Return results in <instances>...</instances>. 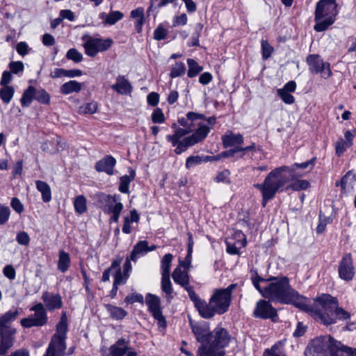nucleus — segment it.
Here are the masks:
<instances>
[{
	"instance_id": "obj_53",
	"label": "nucleus",
	"mask_w": 356,
	"mask_h": 356,
	"mask_svg": "<svg viewBox=\"0 0 356 356\" xmlns=\"http://www.w3.org/2000/svg\"><path fill=\"white\" fill-rule=\"evenodd\" d=\"M152 120L154 123H163L165 121V117L162 110L159 108H156L152 114Z\"/></svg>"
},
{
	"instance_id": "obj_23",
	"label": "nucleus",
	"mask_w": 356,
	"mask_h": 356,
	"mask_svg": "<svg viewBox=\"0 0 356 356\" xmlns=\"http://www.w3.org/2000/svg\"><path fill=\"white\" fill-rule=\"evenodd\" d=\"M111 88L120 95H130L133 90V87L128 79L124 76L119 75L116 78V82L111 86Z\"/></svg>"
},
{
	"instance_id": "obj_14",
	"label": "nucleus",
	"mask_w": 356,
	"mask_h": 356,
	"mask_svg": "<svg viewBox=\"0 0 356 356\" xmlns=\"http://www.w3.org/2000/svg\"><path fill=\"white\" fill-rule=\"evenodd\" d=\"M172 277L176 284L184 288L188 292L190 299L193 302L197 294L195 292L193 287L189 284L188 270L181 268V266H177L174 270Z\"/></svg>"
},
{
	"instance_id": "obj_9",
	"label": "nucleus",
	"mask_w": 356,
	"mask_h": 356,
	"mask_svg": "<svg viewBox=\"0 0 356 356\" xmlns=\"http://www.w3.org/2000/svg\"><path fill=\"white\" fill-rule=\"evenodd\" d=\"M209 133V128L205 124H198V128L192 135L184 138L181 140H178L175 152L180 154L185 152L189 147L204 140Z\"/></svg>"
},
{
	"instance_id": "obj_51",
	"label": "nucleus",
	"mask_w": 356,
	"mask_h": 356,
	"mask_svg": "<svg viewBox=\"0 0 356 356\" xmlns=\"http://www.w3.org/2000/svg\"><path fill=\"white\" fill-rule=\"evenodd\" d=\"M10 209L8 207L0 204V225L5 224L9 219Z\"/></svg>"
},
{
	"instance_id": "obj_52",
	"label": "nucleus",
	"mask_w": 356,
	"mask_h": 356,
	"mask_svg": "<svg viewBox=\"0 0 356 356\" xmlns=\"http://www.w3.org/2000/svg\"><path fill=\"white\" fill-rule=\"evenodd\" d=\"M168 31L161 25L157 26L154 31V38L156 40H161L166 38Z\"/></svg>"
},
{
	"instance_id": "obj_42",
	"label": "nucleus",
	"mask_w": 356,
	"mask_h": 356,
	"mask_svg": "<svg viewBox=\"0 0 356 356\" xmlns=\"http://www.w3.org/2000/svg\"><path fill=\"white\" fill-rule=\"evenodd\" d=\"M186 72V67L184 63L181 62H177L172 66L170 76L174 79L184 74Z\"/></svg>"
},
{
	"instance_id": "obj_11",
	"label": "nucleus",
	"mask_w": 356,
	"mask_h": 356,
	"mask_svg": "<svg viewBox=\"0 0 356 356\" xmlns=\"http://www.w3.org/2000/svg\"><path fill=\"white\" fill-rule=\"evenodd\" d=\"M230 339L231 336L227 330L218 326L209 334L207 341L204 345L208 346L212 350H224L229 345Z\"/></svg>"
},
{
	"instance_id": "obj_27",
	"label": "nucleus",
	"mask_w": 356,
	"mask_h": 356,
	"mask_svg": "<svg viewBox=\"0 0 356 356\" xmlns=\"http://www.w3.org/2000/svg\"><path fill=\"white\" fill-rule=\"evenodd\" d=\"M124 17V14L118 10H112L109 13H102L99 18L108 25H113Z\"/></svg>"
},
{
	"instance_id": "obj_20",
	"label": "nucleus",
	"mask_w": 356,
	"mask_h": 356,
	"mask_svg": "<svg viewBox=\"0 0 356 356\" xmlns=\"http://www.w3.org/2000/svg\"><path fill=\"white\" fill-rule=\"evenodd\" d=\"M156 248L155 245L149 246L147 241H140L134 246L130 254V259L136 261L139 257L144 256L149 252L155 250Z\"/></svg>"
},
{
	"instance_id": "obj_3",
	"label": "nucleus",
	"mask_w": 356,
	"mask_h": 356,
	"mask_svg": "<svg viewBox=\"0 0 356 356\" xmlns=\"http://www.w3.org/2000/svg\"><path fill=\"white\" fill-rule=\"evenodd\" d=\"M236 287V284H232L225 289L215 290L208 303L201 299L198 295L193 302L202 318H211L216 314L221 315L228 311L232 301V291Z\"/></svg>"
},
{
	"instance_id": "obj_6",
	"label": "nucleus",
	"mask_w": 356,
	"mask_h": 356,
	"mask_svg": "<svg viewBox=\"0 0 356 356\" xmlns=\"http://www.w3.org/2000/svg\"><path fill=\"white\" fill-rule=\"evenodd\" d=\"M95 198L103 212L106 214H111L110 222H118L124 208L120 196L99 193L95 195Z\"/></svg>"
},
{
	"instance_id": "obj_50",
	"label": "nucleus",
	"mask_w": 356,
	"mask_h": 356,
	"mask_svg": "<svg viewBox=\"0 0 356 356\" xmlns=\"http://www.w3.org/2000/svg\"><path fill=\"white\" fill-rule=\"evenodd\" d=\"M262 57L264 60H267L271 56L273 48L269 44L267 40H261Z\"/></svg>"
},
{
	"instance_id": "obj_21",
	"label": "nucleus",
	"mask_w": 356,
	"mask_h": 356,
	"mask_svg": "<svg viewBox=\"0 0 356 356\" xmlns=\"http://www.w3.org/2000/svg\"><path fill=\"white\" fill-rule=\"evenodd\" d=\"M66 336L55 334L49 344L47 353L44 356H55L56 351H63L65 349Z\"/></svg>"
},
{
	"instance_id": "obj_17",
	"label": "nucleus",
	"mask_w": 356,
	"mask_h": 356,
	"mask_svg": "<svg viewBox=\"0 0 356 356\" xmlns=\"http://www.w3.org/2000/svg\"><path fill=\"white\" fill-rule=\"evenodd\" d=\"M338 273L339 277L343 280H353L355 275V269L350 254H346L343 256L339 264Z\"/></svg>"
},
{
	"instance_id": "obj_38",
	"label": "nucleus",
	"mask_w": 356,
	"mask_h": 356,
	"mask_svg": "<svg viewBox=\"0 0 356 356\" xmlns=\"http://www.w3.org/2000/svg\"><path fill=\"white\" fill-rule=\"evenodd\" d=\"M252 273V282L254 286L257 289V290L261 293L263 296V291H264V286L261 287L260 286V282L262 283H268L269 279H264L261 277L259 276L256 270H251Z\"/></svg>"
},
{
	"instance_id": "obj_57",
	"label": "nucleus",
	"mask_w": 356,
	"mask_h": 356,
	"mask_svg": "<svg viewBox=\"0 0 356 356\" xmlns=\"http://www.w3.org/2000/svg\"><path fill=\"white\" fill-rule=\"evenodd\" d=\"M347 147H348L346 145V142L342 138H340L335 143L336 154L340 156L343 154Z\"/></svg>"
},
{
	"instance_id": "obj_56",
	"label": "nucleus",
	"mask_w": 356,
	"mask_h": 356,
	"mask_svg": "<svg viewBox=\"0 0 356 356\" xmlns=\"http://www.w3.org/2000/svg\"><path fill=\"white\" fill-rule=\"evenodd\" d=\"M16 241L20 245H27L29 244L30 237L26 232H20L16 236Z\"/></svg>"
},
{
	"instance_id": "obj_19",
	"label": "nucleus",
	"mask_w": 356,
	"mask_h": 356,
	"mask_svg": "<svg viewBox=\"0 0 356 356\" xmlns=\"http://www.w3.org/2000/svg\"><path fill=\"white\" fill-rule=\"evenodd\" d=\"M190 325L196 340L200 343V345L207 343L209 334L211 333L209 324L204 321L195 323L190 320Z\"/></svg>"
},
{
	"instance_id": "obj_46",
	"label": "nucleus",
	"mask_w": 356,
	"mask_h": 356,
	"mask_svg": "<svg viewBox=\"0 0 356 356\" xmlns=\"http://www.w3.org/2000/svg\"><path fill=\"white\" fill-rule=\"evenodd\" d=\"M66 58L68 60H71L74 63H80L83 60V55L77 49L74 48L70 49L67 54Z\"/></svg>"
},
{
	"instance_id": "obj_34",
	"label": "nucleus",
	"mask_w": 356,
	"mask_h": 356,
	"mask_svg": "<svg viewBox=\"0 0 356 356\" xmlns=\"http://www.w3.org/2000/svg\"><path fill=\"white\" fill-rule=\"evenodd\" d=\"M70 265V254L64 250L59 252V258L58 261V269L62 273L67 270Z\"/></svg>"
},
{
	"instance_id": "obj_13",
	"label": "nucleus",
	"mask_w": 356,
	"mask_h": 356,
	"mask_svg": "<svg viewBox=\"0 0 356 356\" xmlns=\"http://www.w3.org/2000/svg\"><path fill=\"white\" fill-rule=\"evenodd\" d=\"M309 70L314 74H321V76L327 79L331 76L330 64L325 63L320 56L316 54L309 55L307 58Z\"/></svg>"
},
{
	"instance_id": "obj_54",
	"label": "nucleus",
	"mask_w": 356,
	"mask_h": 356,
	"mask_svg": "<svg viewBox=\"0 0 356 356\" xmlns=\"http://www.w3.org/2000/svg\"><path fill=\"white\" fill-rule=\"evenodd\" d=\"M129 277V275H124V274L122 273L120 269H118L117 271H115L114 275V284L115 285H120L121 284H124L127 281V280Z\"/></svg>"
},
{
	"instance_id": "obj_26",
	"label": "nucleus",
	"mask_w": 356,
	"mask_h": 356,
	"mask_svg": "<svg viewBox=\"0 0 356 356\" xmlns=\"http://www.w3.org/2000/svg\"><path fill=\"white\" fill-rule=\"evenodd\" d=\"M130 17L134 20V25L138 33H140L143 26L145 22V10L143 8L138 7L132 10L130 13Z\"/></svg>"
},
{
	"instance_id": "obj_43",
	"label": "nucleus",
	"mask_w": 356,
	"mask_h": 356,
	"mask_svg": "<svg viewBox=\"0 0 356 356\" xmlns=\"http://www.w3.org/2000/svg\"><path fill=\"white\" fill-rule=\"evenodd\" d=\"M309 186V183L306 180H296L291 184L287 186L286 188L284 186L282 188V191L280 190L279 191H283L284 190L291 189L293 191H300L305 190Z\"/></svg>"
},
{
	"instance_id": "obj_33",
	"label": "nucleus",
	"mask_w": 356,
	"mask_h": 356,
	"mask_svg": "<svg viewBox=\"0 0 356 356\" xmlns=\"http://www.w3.org/2000/svg\"><path fill=\"white\" fill-rule=\"evenodd\" d=\"M106 309L107 312L109 313L110 316L115 320H122L123 319L127 314V312L122 308L111 305H106Z\"/></svg>"
},
{
	"instance_id": "obj_22",
	"label": "nucleus",
	"mask_w": 356,
	"mask_h": 356,
	"mask_svg": "<svg viewBox=\"0 0 356 356\" xmlns=\"http://www.w3.org/2000/svg\"><path fill=\"white\" fill-rule=\"evenodd\" d=\"M42 299L49 311H53L62 307V298L59 294H51L48 291L42 293Z\"/></svg>"
},
{
	"instance_id": "obj_47",
	"label": "nucleus",
	"mask_w": 356,
	"mask_h": 356,
	"mask_svg": "<svg viewBox=\"0 0 356 356\" xmlns=\"http://www.w3.org/2000/svg\"><path fill=\"white\" fill-rule=\"evenodd\" d=\"M229 175L230 172L228 170H223L222 171L217 173L216 176L213 178V180L216 183L228 184L230 182Z\"/></svg>"
},
{
	"instance_id": "obj_37",
	"label": "nucleus",
	"mask_w": 356,
	"mask_h": 356,
	"mask_svg": "<svg viewBox=\"0 0 356 356\" xmlns=\"http://www.w3.org/2000/svg\"><path fill=\"white\" fill-rule=\"evenodd\" d=\"M187 64L188 66L187 75L190 78L196 76L203 70L202 67H201L194 59L188 58Z\"/></svg>"
},
{
	"instance_id": "obj_58",
	"label": "nucleus",
	"mask_w": 356,
	"mask_h": 356,
	"mask_svg": "<svg viewBox=\"0 0 356 356\" xmlns=\"http://www.w3.org/2000/svg\"><path fill=\"white\" fill-rule=\"evenodd\" d=\"M3 273L9 280H14L16 277V271L11 265H6L3 270Z\"/></svg>"
},
{
	"instance_id": "obj_18",
	"label": "nucleus",
	"mask_w": 356,
	"mask_h": 356,
	"mask_svg": "<svg viewBox=\"0 0 356 356\" xmlns=\"http://www.w3.org/2000/svg\"><path fill=\"white\" fill-rule=\"evenodd\" d=\"M253 314L257 318L263 319L272 318L277 317V312L273 307L271 304L265 300H259L256 303Z\"/></svg>"
},
{
	"instance_id": "obj_39",
	"label": "nucleus",
	"mask_w": 356,
	"mask_h": 356,
	"mask_svg": "<svg viewBox=\"0 0 356 356\" xmlns=\"http://www.w3.org/2000/svg\"><path fill=\"white\" fill-rule=\"evenodd\" d=\"M15 89L13 86H3L0 89V98L5 104H8L13 97Z\"/></svg>"
},
{
	"instance_id": "obj_45",
	"label": "nucleus",
	"mask_w": 356,
	"mask_h": 356,
	"mask_svg": "<svg viewBox=\"0 0 356 356\" xmlns=\"http://www.w3.org/2000/svg\"><path fill=\"white\" fill-rule=\"evenodd\" d=\"M35 99L43 104H49L50 96L44 89H36Z\"/></svg>"
},
{
	"instance_id": "obj_36",
	"label": "nucleus",
	"mask_w": 356,
	"mask_h": 356,
	"mask_svg": "<svg viewBox=\"0 0 356 356\" xmlns=\"http://www.w3.org/2000/svg\"><path fill=\"white\" fill-rule=\"evenodd\" d=\"M173 256L170 253L165 254L161 261V275L168 276L170 272V266Z\"/></svg>"
},
{
	"instance_id": "obj_31",
	"label": "nucleus",
	"mask_w": 356,
	"mask_h": 356,
	"mask_svg": "<svg viewBox=\"0 0 356 356\" xmlns=\"http://www.w3.org/2000/svg\"><path fill=\"white\" fill-rule=\"evenodd\" d=\"M81 88L82 83L73 80L63 84L60 87V92L64 95H68L72 92H79Z\"/></svg>"
},
{
	"instance_id": "obj_49",
	"label": "nucleus",
	"mask_w": 356,
	"mask_h": 356,
	"mask_svg": "<svg viewBox=\"0 0 356 356\" xmlns=\"http://www.w3.org/2000/svg\"><path fill=\"white\" fill-rule=\"evenodd\" d=\"M277 95L280 99L286 104H292L295 102L294 97L291 95V92L284 91V90L278 89L277 90Z\"/></svg>"
},
{
	"instance_id": "obj_12",
	"label": "nucleus",
	"mask_w": 356,
	"mask_h": 356,
	"mask_svg": "<svg viewBox=\"0 0 356 356\" xmlns=\"http://www.w3.org/2000/svg\"><path fill=\"white\" fill-rule=\"evenodd\" d=\"M82 40L85 41V52L90 57H95L98 52L106 51L113 42L110 38L102 39L86 35L83 36Z\"/></svg>"
},
{
	"instance_id": "obj_64",
	"label": "nucleus",
	"mask_w": 356,
	"mask_h": 356,
	"mask_svg": "<svg viewBox=\"0 0 356 356\" xmlns=\"http://www.w3.org/2000/svg\"><path fill=\"white\" fill-rule=\"evenodd\" d=\"M147 102L152 106H155L159 101V95L158 93L152 92L147 95Z\"/></svg>"
},
{
	"instance_id": "obj_5",
	"label": "nucleus",
	"mask_w": 356,
	"mask_h": 356,
	"mask_svg": "<svg viewBox=\"0 0 356 356\" xmlns=\"http://www.w3.org/2000/svg\"><path fill=\"white\" fill-rule=\"evenodd\" d=\"M17 309L10 310L0 316V355H4L14 345L15 328L7 324L14 321L18 316Z\"/></svg>"
},
{
	"instance_id": "obj_63",
	"label": "nucleus",
	"mask_w": 356,
	"mask_h": 356,
	"mask_svg": "<svg viewBox=\"0 0 356 356\" xmlns=\"http://www.w3.org/2000/svg\"><path fill=\"white\" fill-rule=\"evenodd\" d=\"M187 16L186 14H181L179 16H175L173 18V26H180V25H185L187 23Z\"/></svg>"
},
{
	"instance_id": "obj_59",
	"label": "nucleus",
	"mask_w": 356,
	"mask_h": 356,
	"mask_svg": "<svg viewBox=\"0 0 356 356\" xmlns=\"http://www.w3.org/2000/svg\"><path fill=\"white\" fill-rule=\"evenodd\" d=\"M354 181H355V175L349 171L342 177L341 180V185L343 188H345L349 183L350 184Z\"/></svg>"
},
{
	"instance_id": "obj_61",
	"label": "nucleus",
	"mask_w": 356,
	"mask_h": 356,
	"mask_svg": "<svg viewBox=\"0 0 356 356\" xmlns=\"http://www.w3.org/2000/svg\"><path fill=\"white\" fill-rule=\"evenodd\" d=\"M10 205L12 208L18 213H21L24 211L23 204L17 197H13L11 200Z\"/></svg>"
},
{
	"instance_id": "obj_40",
	"label": "nucleus",
	"mask_w": 356,
	"mask_h": 356,
	"mask_svg": "<svg viewBox=\"0 0 356 356\" xmlns=\"http://www.w3.org/2000/svg\"><path fill=\"white\" fill-rule=\"evenodd\" d=\"M74 210L79 214L83 213L87 210L86 199L83 195L77 196L74 202Z\"/></svg>"
},
{
	"instance_id": "obj_8",
	"label": "nucleus",
	"mask_w": 356,
	"mask_h": 356,
	"mask_svg": "<svg viewBox=\"0 0 356 356\" xmlns=\"http://www.w3.org/2000/svg\"><path fill=\"white\" fill-rule=\"evenodd\" d=\"M337 341L329 335L321 336L312 339L307 345L305 356H332Z\"/></svg>"
},
{
	"instance_id": "obj_41",
	"label": "nucleus",
	"mask_w": 356,
	"mask_h": 356,
	"mask_svg": "<svg viewBox=\"0 0 356 356\" xmlns=\"http://www.w3.org/2000/svg\"><path fill=\"white\" fill-rule=\"evenodd\" d=\"M67 332V318L65 312H63L60 321L56 325L57 334L66 336Z\"/></svg>"
},
{
	"instance_id": "obj_24",
	"label": "nucleus",
	"mask_w": 356,
	"mask_h": 356,
	"mask_svg": "<svg viewBox=\"0 0 356 356\" xmlns=\"http://www.w3.org/2000/svg\"><path fill=\"white\" fill-rule=\"evenodd\" d=\"M116 161L111 156H106L95 164V169L98 172H104L111 175L113 174V168L115 165Z\"/></svg>"
},
{
	"instance_id": "obj_48",
	"label": "nucleus",
	"mask_w": 356,
	"mask_h": 356,
	"mask_svg": "<svg viewBox=\"0 0 356 356\" xmlns=\"http://www.w3.org/2000/svg\"><path fill=\"white\" fill-rule=\"evenodd\" d=\"M204 161V159L200 156H191L186 159V168L187 169L194 168L195 166L200 165Z\"/></svg>"
},
{
	"instance_id": "obj_15",
	"label": "nucleus",
	"mask_w": 356,
	"mask_h": 356,
	"mask_svg": "<svg viewBox=\"0 0 356 356\" xmlns=\"http://www.w3.org/2000/svg\"><path fill=\"white\" fill-rule=\"evenodd\" d=\"M145 302L148 307L149 312L154 319L157 321L158 325L160 327H165L166 326V321L162 314L160 298L156 295L148 293L146 296Z\"/></svg>"
},
{
	"instance_id": "obj_32",
	"label": "nucleus",
	"mask_w": 356,
	"mask_h": 356,
	"mask_svg": "<svg viewBox=\"0 0 356 356\" xmlns=\"http://www.w3.org/2000/svg\"><path fill=\"white\" fill-rule=\"evenodd\" d=\"M36 92V88L33 86H29L26 90H24L22 97L20 99L21 104L23 107H29L33 99H35V95Z\"/></svg>"
},
{
	"instance_id": "obj_25",
	"label": "nucleus",
	"mask_w": 356,
	"mask_h": 356,
	"mask_svg": "<svg viewBox=\"0 0 356 356\" xmlns=\"http://www.w3.org/2000/svg\"><path fill=\"white\" fill-rule=\"evenodd\" d=\"M222 145L225 147H236L243 143V137L241 134H235L229 131L222 136Z\"/></svg>"
},
{
	"instance_id": "obj_30",
	"label": "nucleus",
	"mask_w": 356,
	"mask_h": 356,
	"mask_svg": "<svg viewBox=\"0 0 356 356\" xmlns=\"http://www.w3.org/2000/svg\"><path fill=\"white\" fill-rule=\"evenodd\" d=\"M36 188L42 194V199L44 202H49L51 200V192L50 186L44 181H36Z\"/></svg>"
},
{
	"instance_id": "obj_44",
	"label": "nucleus",
	"mask_w": 356,
	"mask_h": 356,
	"mask_svg": "<svg viewBox=\"0 0 356 356\" xmlns=\"http://www.w3.org/2000/svg\"><path fill=\"white\" fill-rule=\"evenodd\" d=\"M97 110V103L91 102L79 106V113L80 114H93Z\"/></svg>"
},
{
	"instance_id": "obj_60",
	"label": "nucleus",
	"mask_w": 356,
	"mask_h": 356,
	"mask_svg": "<svg viewBox=\"0 0 356 356\" xmlns=\"http://www.w3.org/2000/svg\"><path fill=\"white\" fill-rule=\"evenodd\" d=\"M9 67L13 73L17 74L24 70V64L21 61H13L10 63Z\"/></svg>"
},
{
	"instance_id": "obj_2",
	"label": "nucleus",
	"mask_w": 356,
	"mask_h": 356,
	"mask_svg": "<svg viewBox=\"0 0 356 356\" xmlns=\"http://www.w3.org/2000/svg\"><path fill=\"white\" fill-rule=\"evenodd\" d=\"M316 159L313 158L307 161L298 163L291 166H281L269 172L262 184H254L262 195V206L265 207L267 202L273 199L276 193L282 191V188L289 181L301 177L302 175L296 172L297 168L312 170L315 164Z\"/></svg>"
},
{
	"instance_id": "obj_10",
	"label": "nucleus",
	"mask_w": 356,
	"mask_h": 356,
	"mask_svg": "<svg viewBox=\"0 0 356 356\" xmlns=\"http://www.w3.org/2000/svg\"><path fill=\"white\" fill-rule=\"evenodd\" d=\"M34 314L21 320V325L24 327H42L47 324L48 321L47 311L44 306L39 302L30 308Z\"/></svg>"
},
{
	"instance_id": "obj_16",
	"label": "nucleus",
	"mask_w": 356,
	"mask_h": 356,
	"mask_svg": "<svg viewBox=\"0 0 356 356\" xmlns=\"http://www.w3.org/2000/svg\"><path fill=\"white\" fill-rule=\"evenodd\" d=\"M110 356H138L134 348L130 346L129 340L119 339L109 348Z\"/></svg>"
},
{
	"instance_id": "obj_62",
	"label": "nucleus",
	"mask_w": 356,
	"mask_h": 356,
	"mask_svg": "<svg viewBox=\"0 0 356 356\" xmlns=\"http://www.w3.org/2000/svg\"><path fill=\"white\" fill-rule=\"evenodd\" d=\"M16 50L21 56H25L29 54V48L25 42H20L17 44Z\"/></svg>"
},
{
	"instance_id": "obj_28",
	"label": "nucleus",
	"mask_w": 356,
	"mask_h": 356,
	"mask_svg": "<svg viewBox=\"0 0 356 356\" xmlns=\"http://www.w3.org/2000/svg\"><path fill=\"white\" fill-rule=\"evenodd\" d=\"M129 175H124L120 177L119 191L122 193H129V184L136 176L135 171L131 168H129Z\"/></svg>"
},
{
	"instance_id": "obj_1",
	"label": "nucleus",
	"mask_w": 356,
	"mask_h": 356,
	"mask_svg": "<svg viewBox=\"0 0 356 356\" xmlns=\"http://www.w3.org/2000/svg\"><path fill=\"white\" fill-rule=\"evenodd\" d=\"M268 284L264 286L263 297L274 302L292 304L296 307L310 312L317 321L329 325L338 320L345 321L350 314L339 307L338 300L330 294L322 293L314 299V305L309 306L305 297L300 295L289 284L286 277H271Z\"/></svg>"
},
{
	"instance_id": "obj_35",
	"label": "nucleus",
	"mask_w": 356,
	"mask_h": 356,
	"mask_svg": "<svg viewBox=\"0 0 356 356\" xmlns=\"http://www.w3.org/2000/svg\"><path fill=\"white\" fill-rule=\"evenodd\" d=\"M161 289L162 291L165 293V297L168 302L171 300L173 298L172 293L173 289L172 286V283L170 279V275L168 276H162L161 277Z\"/></svg>"
},
{
	"instance_id": "obj_55",
	"label": "nucleus",
	"mask_w": 356,
	"mask_h": 356,
	"mask_svg": "<svg viewBox=\"0 0 356 356\" xmlns=\"http://www.w3.org/2000/svg\"><path fill=\"white\" fill-rule=\"evenodd\" d=\"M124 302L127 304H132L134 302L142 303L143 302V296L139 293H133L127 296L124 299Z\"/></svg>"
},
{
	"instance_id": "obj_7",
	"label": "nucleus",
	"mask_w": 356,
	"mask_h": 356,
	"mask_svg": "<svg viewBox=\"0 0 356 356\" xmlns=\"http://www.w3.org/2000/svg\"><path fill=\"white\" fill-rule=\"evenodd\" d=\"M204 118L203 114H200L195 112H188L186 117L179 118L178 122L183 127V128H178L175 130L173 135L166 136V140L171 143L172 146H175L180 138L185 135L192 132L195 130V127H198V124H202L199 122L200 120Z\"/></svg>"
},
{
	"instance_id": "obj_29",
	"label": "nucleus",
	"mask_w": 356,
	"mask_h": 356,
	"mask_svg": "<svg viewBox=\"0 0 356 356\" xmlns=\"http://www.w3.org/2000/svg\"><path fill=\"white\" fill-rule=\"evenodd\" d=\"M337 343L332 356H356V348L343 346L337 341Z\"/></svg>"
},
{
	"instance_id": "obj_4",
	"label": "nucleus",
	"mask_w": 356,
	"mask_h": 356,
	"mask_svg": "<svg viewBox=\"0 0 356 356\" xmlns=\"http://www.w3.org/2000/svg\"><path fill=\"white\" fill-rule=\"evenodd\" d=\"M336 1H318L315 10V25L314 29L317 32L326 31L335 22L337 14Z\"/></svg>"
}]
</instances>
